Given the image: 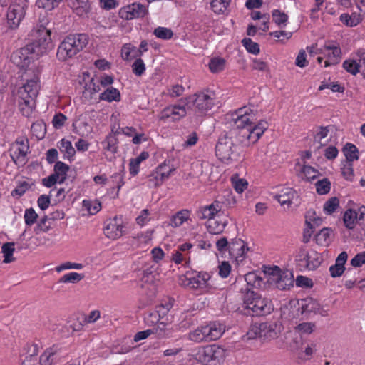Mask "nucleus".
<instances>
[{"label": "nucleus", "mask_w": 365, "mask_h": 365, "mask_svg": "<svg viewBox=\"0 0 365 365\" xmlns=\"http://www.w3.org/2000/svg\"><path fill=\"white\" fill-rule=\"evenodd\" d=\"M214 96L215 94L210 91L195 93L185 98V106L193 110L196 113H205L213 107Z\"/></svg>", "instance_id": "423d86ee"}, {"label": "nucleus", "mask_w": 365, "mask_h": 365, "mask_svg": "<svg viewBox=\"0 0 365 365\" xmlns=\"http://www.w3.org/2000/svg\"><path fill=\"white\" fill-rule=\"evenodd\" d=\"M346 160L353 163L354 160H357L359 158V152L355 145L351 143H346L342 150Z\"/></svg>", "instance_id": "4be33fe9"}, {"label": "nucleus", "mask_w": 365, "mask_h": 365, "mask_svg": "<svg viewBox=\"0 0 365 365\" xmlns=\"http://www.w3.org/2000/svg\"><path fill=\"white\" fill-rule=\"evenodd\" d=\"M210 276L207 272H198L193 277H186L185 285L192 289H199L206 285Z\"/></svg>", "instance_id": "f3484780"}, {"label": "nucleus", "mask_w": 365, "mask_h": 365, "mask_svg": "<svg viewBox=\"0 0 365 365\" xmlns=\"http://www.w3.org/2000/svg\"><path fill=\"white\" fill-rule=\"evenodd\" d=\"M52 29L53 23L49 18L47 16H41L32 31V36L34 37L32 44L13 52L11 58L14 63L20 67L27 66L31 58L29 56L30 52L39 56L51 50L53 48L51 37Z\"/></svg>", "instance_id": "f03ea898"}, {"label": "nucleus", "mask_w": 365, "mask_h": 365, "mask_svg": "<svg viewBox=\"0 0 365 365\" xmlns=\"http://www.w3.org/2000/svg\"><path fill=\"white\" fill-rule=\"evenodd\" d=\"M84 278V275L77 272H70L61 277L58 283H76Z\"/></svg>", "instance_id": "37998d69"}, {"label": "nucleus", "mask_w": 365, "mask_h": 365, "mask_svg": "<svg viewBox=\"0 0 365 365\" xmlns=\"http://www.w3.org/2000/svg\"><path fill=\"white\" fill-rule=\"evenodd\" d=\"M248 250L245 242L240 238H234L230 242V255L236 259L243 257Z\"/></svg>", "instance_id": "4468645a"}, {"label": "nucleus", "mask_w": 365, "mask_h": 365, "mask_svg": "<svg viewBox=\"0 0 365 365\" xmlns=\"http://www.w3.org/2000/svg\"><path fill=\"white\" fill-rule=\"evenodd\" d=\"M339 205V200L336 197L329 198L324 204L323 210L327 215L334 212Z\"/></svg>", "instance_id": "79ce46f5"}, {"label": "nucleus", "mask_w": 365, "mask_h": 365, "mask_svg": "<svg viewBox=\"0 0 365 365\" xmlns=\"http://www.w3.org/2000/svg\"><path fill=\"white\" fill-rule=\"evenodd\" d=\"M14 245V242H6L1 246V252L4 257V263L8 264L16 260V258L13 257L15 250Z\"/></svg>", "instance_id": "cd10ccee"}, {"label": "nucleus", "mask_w": 365, "mask_h": 365, "mask_svg": "<svg viewBox=\"0 0 365 365\" xmlns=\"http://www.w3.org/2000/svg\"><path fill=\"white\" fill-rule=\"evenodd\" d=\"M342 67L348 73L356 76L359 72L361 64L357 63L356 60L348 59L343 62Z\"/></svg>", "instance_id": "ea45409f"}, {"label": "nucleus", "mask_w": 365, "mask_h": 365, "mask_svg": "<svg viewBox=\"0 0 365 365\" xmlns=\"http://www.w3.org/2000/svg\"><path fill=\"white\" fill-rule=\"evenodd\" d=\"M264 274L268 275L267 282L274 285L280 290L289 289L293 286L294 277L289 271L282 272L277 266L266 267Z\"/></svg>", "instance_id": "0eeeda50"}, {"label": "nucleus", "mask_w": 365, "mask_h": 365, "mask_svg": "<svg viewBox=\"0 0 365 365\" xmlns=\"http://www.w3.org/2000/svg\"><path fill=\"white\" fill-rule=\"evenodd\" d=\"M224 355L225 350L214 344L200 347L195 354V359L202 365H215Z\"/></svg>", "instance_id": "6e6552de"}, {"label": "nucleus", "mask_w": 365, "mask_h": 365, "mask_svg": "<svg viewBox=\"0 0 365 365\" xmlns=\"http://www.w3.org/2000/svg\"><path fill=\"white\" fill-rule=\"evenodd\" d=\"M29 150V139L25 137H19L10 146V157L16 164H24Z\"/></svg>", "instance_id": "9d476101"}, {"label": "nucleus", "mask_w": 365, "mask_h": 365, "mask_svg": "<svg viewBox=\"0 0 365 365\" xmlns=\"http://www.w3.org/2000/svg\"><path fill=\"white\" fill-rule=\"evenodd\" d=\"M231 271V266L228 262H222L219 265V274L222 278L228 277Z\"/></svg>", "instance_id": "69168bd1"}, {"label": "nucleus", "mask_w": 365, "mask_h": 365, "mask_svg": "<svg viewBox=\"0 0 365 365\" xmlns=\"http://www.w3.org/2000/svg\"><path fill=\"white\" fill-rule=\"evenodd\" d=\"M83 207L88 210L89 214L95 215L97 213L101 208V205L100 202L95 201L93 202L89 200H83Z\"/></svg>", "instance_id": "49530a36"}, {"label": "nucleus", "mask_w": 365, "mask_h": 365, "mask_svg": "<svg viewBox=\"0 0 365 365\" xmlns=\"http://www.w3.org/2000/svg\"><path fill=\"white\" fill-rule=\"evenodd\" d=\"M316 190L319 195H326L331 189V182L328 178H324L315 183Z\"/></svg>", "instance_id": "a19ab883"}, {"label": "nucleus", "mask_w": 365, "mask_h": 365, "mask_svg": "<svg viewBox=\"0 0 365 365\" xmlns=\"http://www.w3.org/2000/svg\"><path fill=\"white\" fill-rule=\"evenodd\" d=\"M151 331L152 334H155L160 339L164 338L168 335L166 324L164 322H158L157 326L151 329Z\"/></svg>", "instance_id": "864d4df0"}, {"label": "nucleus", "mask_w": 365, "mask_h": 365, "mask_svg": "<svg viewBox=\"0 0 365 365\" xmlns=\"http://www.w3.org/2000/svg\"><path fill=\"white\" fill-rule=\"evenodd\" d=\"M296 284L301 287H312L313 283L312 279L307 277L298 276L296 279Z\"/></svg>", "instance_id": "338daca9"}, {"label": "nucleus", "mask_w": 365, "mask_h": 365, "mask_svg": "<svg viewBox=\"0 0 365 365\" xmlns=\"http://www.w3.org/2000/svg\"><path fill=\"white\" fill-rule=\"evenodd\" d=\"M190 217V211L188 210H182L178 211L171 218L170 225L173 227L182 225Z\"/></svg>", "instance_id": "c85d7f7f"}, {"label": "nucleus", "mask_w": 365, "mask_h": 365, "mask_svg": "<svg viewBox=\"0 0 365 365\" xmlns=\"http://www.w3.org/2000/svg\"><path fill=\"white\" fill-rule=\"evenodd\" d=\"M274 198L281 204V205H287L288 207L294 203V200H297L298 195L296 191L291 187H284L282 189Z\"/></svg>", "instance_id": "2eb2a0df"}, {"label": "nucleus", "mask_w": 365, "mask_h": 365, "mask_svg": "<svg viewBox=\"0 0 365 365\" xmlns=\"http://www.w3.org/2000/svg\"><path fill=\"white\" fill-rule=\"evenodd\" d=\"M257 114L251 108L242 107L231 114L232 128L222 133L215 146L216 156L222 162L230 164L240 159V145L256 143L268 128L264 120L257 121Z\"/></svg>", "instance_id": "f257e3e1"}, {"label": "nucleus", "mask_w": 365, "mask_h": 365, "mask_svg": "<svg viewBox=\"0 0 365 365\" xmlns=\"http://www.w3.org/2000/svg\"><path fill=\"white\" fill-rule=\"evenodd\" d=\"M357 220V212L354 210L349 209L344 214L343 220L344 225L349 230L355 227Z\"/></svg>", "instance_id": "2f4dec72"}, {"label": "nucleus", "mask_w": 365, "mask_h": 365, "mask_svg": "<svg viewBox=\"0 0 365 365\" xmlns=\"http://www.w3.org/2000/svg\"><path fill=\"white\" fill-rule=\"evenodd\" d=\"M29 185L26 182H21L19 185H18L12 192L11 195L12 196H22L26 190L29 189Z\"/></svg>", "instance_id": "0e129e2a"}, {"label": "nucleus", "mask_w": 365, "mask_h": 365, "mask_svg": "<svg viewBox=\"0 0 365 365\" xmlns=\"http://www.w3.org/2000/svg\"><path fill=\"white\" fill-rule=\"evenodd\" d=\"M324 47L325 50L331 51V53L327 54L328 60L324 61V66L328 67L338 64L341 58V50L339 46L334 43H327Z\"/></svg>", "instance_id": "ddd939ff"}, {"label": "nucleus", "mask_w": 365, "mask_h": 365, "mask_svg": "<svg viewBox=\"0 0 365 365\" xmlns=\"http://www.w3.org/2000/svg\"><path fill=\"white\" fill-rule=\"evenodd\" d=\"M132 70L137 76H141L145 71V65L141 58L136 59L133 65Z\"/></svg>", "instance_id": "603ef678"}, {"label": "nucleus", "mask_w": 365, "mask_h": 365, "mask_svg": "<svg viewBox=\"0 0 365 365\" xmlns=\"http://www.w3.org/2000/svg\"><path fill=\"white\" fill-rule=\"evenodd\" d=\"M99 99L101 101H106L107 102H118L120 101V93L117 88L109 87L100 94Z\"/></svg>", "instance_id": "5701e85b"}, {"label": "nucleus", "mask_w": 365, "mask_h": 365, "mask_svg": "<svg viewBox=\"0 0 365 365\" xmlns=\"http://www.w3.org/2000/svg\"><path fill=\"white\" fill-rule=\"evenodd\" d=\"M154 280V277L152 274V272L147 270H144L142 273V277L140 278V287L143 288L145 284L152 283Z\"/></svg>", "instance_id": "e2e57ef3"}, {"label": "nucleus", "mask_w": 365, "mask_h": 365, "mask_svg": "<svg viewBox=\"0 0 365 365\" xmlns=\"http://www.w3.org/2000/svg\"><path fill=\"white\" fill-rule=\"evenodd\" d=\"M39 79L34 76L27 79L26 83L20 88L19 107L24 115H29L36 105V98L39 91Z\"/></svg>", "instance_id": "20e7f679"}, {"label": "nucleus", "mask_w": 365, "mask_h": 365, "mask_svg": "<svg viewBox=\"0 0 365 365\" xmlns=\"http://www.w3.org/2000/svg\"><path fill=\"white\" fill-rule=\"evenodd\" d=\"M68 5L79 16H86L91 11L89 0H67Z\"/></svg>", "instance_id": "6ab92c4d"}, {"label": "nucleus", "mask_w": 365, "mask_h": 365, "mask_svg": "<svg viewBox=\"0 0 365 365\" xmlns=\"http://www.w3.org/2000/svg\"><path fill=\"white\" fill-rule=\"evenodd\" d=\"M197 217L200 220L208 219V220H212L215 217V214L211 210L210 205L204 206L200 207L197 211Z\"/></svg>", "instance_id": "09e8293b"}, {"label": "nucleus", "mask_w": 365, "mask_h": 365, "mask_svg": "<svg viewBox=\"0 0 365 365\" xmlns=\"http://www.w3.org/2000/svg\"><path fill=\"white\" fill-rule=\"evenodd\" d=\"M69 170V166L61 162H56L53 168V174L59 178L58 182L63 183L66 179L67 172Z\"/></svg>", "instance_id": "bb28decb"}, {"label": "nucleus", "mask_w": 365, "mask_h": 365, "mask_svg": "<svg viewBox=\"0 0 365 365\" xmlns=\"http://www.w3.org/2000/svg\"><path fill=\"white\" fill-rule=\"evenodd\" d=\"M316 329L314 322H302L294 327L295 334L304 337L311 334Z\"/></svg>", "instance_id": "393cba45"}, {"label": "nucleus", "mask_w": 365, "mask_h": 365, "mask_svg": "<svg viewBox=\"0 0 365 365\" xmlns=\"http://www.w3.org/2000/svg\"><path fill=\"white\" fill-rule=\"evenodd\" d=\"M219 220H216L214 217L207 222V229L211 234L217 235L222 232L225 226L227 225L228 221L227 218L218 217Z\"/></svg>", "instance_id": "aec40b11"}, {"label": "nucleus", "mask_w": 365, "mask_h": 365, "mask_svg": "<svg viewBox=\"0 0 365 365\" xmlns=\"http://www.w3.org/2000/svg\"><path fill=\"white\" fill-rule=\"evenodd\" d=\"M186 109L185 106H174L173 110V120H178L186 115Z\"/></svg>", "instance_id": "052dcab7"}, {"label": "nucleus", "mask_w": 365, "mask_h": 365, "mask_svg": "<svg viewBox=\"0 0 365 365\" xmlns=\"http://www.w3.org/2000/svg\"><path fill=\"white\" fill-rule=\"evenodd\" d=\"M350 263L354 267H360L365 264V252L356 254Z\"/></svg>", "instance_id": "680f3d73"}, {"label": "nucleus", "mask_w": 365, "mask_h": 365, "mask_svg": "<svg viewBox=\"0 0 365 365\" xmlns=\"http://www.w3.org/2000/svg\"><path fill=\"white\" fill-rule=\"evenodd\" d=\"M242 303L239 307L240 312L245 316L260 317L269 314L273 310L272 304L266 297L250 288H241Z\"/></svg>", "instance_id": "7ed1b4c3"}, {"label": "nucleus", "mask_w": 365, "mask_h": 365, "mask_svg": "<svg viewBox=\"0 0 365 365\" xmlns=\"http://www.w3.org/2000/svg\"><path fill=\"white\" fill-rule=\"evenodd\" d=\"M272 21L279 28H284L287 23L289 16L287 14L279 9H274L272 11Z\"/></svg>", "instance_id": "c756f323"}, {"label": "nucleus", "mask_w": 365, "mask_h": 365, "mask_svg": "<svg viewBox=\"0 0 365 365\" xmlns=\"http://www.w3.org/2000/svg\"><path fill=\"white\" fill-rule=\"evenodd\" d=\"M38 215L33 208H29L25 210L24 220L28 226L33 225L37 220Z\"/></svg>", "instance_id": "8fccbe9b"}, {"label": "nucleus", "mask_w": 365, "mask_h": 365, "mask_svg": "<svg viewBox=\"0 0 365 365\" xmlns=\"http://www.w3.org/2000/svg\"><path fill=\"white\" fill-rule=\"evenodd\" d=\"M296 261L302 269L314 270L320 266L322 258L317 251L307 250L305 247H301L296 255Z\"/></svg>", "instance_id": "1a4fd4ad"}, {"label": "nucleus", "mask_w": 365, "mask_h": 365, "mask_svg": "<svg viewBox=\"0 0 365 365\" xmlns=\"http://www.w3.org/2000/svg\"><path fill=\"white\" fill-rule=\"evenodd\" d=\"M302 172L309 181L315 179L319 173L317 170L309 165H304Z\"/></svg>", "instance_id": "5fc2aeb1"}, {"label": "nucleus", "mask_w": 365, "mask_h": 365, "mask_svg": "<svg viewBox=\"0 0 365 365\" xmlns=\"http://www.w3.org/2000/svg\"><path fill=\"white\" fill-rule=\"evenodd\" d=\"M242 43L247 52L257 55L259 53V46L257 43L254 42L251 38H245L242 41Z\"/></svg>", "instance_id": "c03bdc74"}, {"label": "nucleus", "mask_w": 365, "mask_h": 365, "mask_svg": "<svg viewBox=\"0 0 365 365\" xmlns=\"http://www.w3.org/2000/svg\"><path fill=\"white\" fill-rule=\"evenodd\" d=\"M306 57H307L306 52L304 50L299 51V52L296 58V61H295L296 66H297L300 68L305 67L307 65V61L306 59Z\"/></svg>", "instance_id": "774afa93"}, {"label": "nucleus", "mask_w": 365, "mask_h": 365, "mask_svg": "<svg viewBox=\"0 0 365 365\" xmlns=\"http://www.w3.org/2000/svg\"><path fill=\"white\" fill-rule=\"evenodd\" d=\"M230 0H210L212 11L217 14H223L229 6Z\"/></svg>", "instance_id": "4c0bfd02"}, {"label": "nucleus", "mask_w": 365, "mask_h": 365, "mask_svg": "<svg viewBox=\"0 0 365 365\" xmlns=\"http://www.w3.org/2000/svg\"><path fill=\"white\" fill-rule=\"evenodd\" d=\"M24 15L25 9L23 5L19 4L10 5L6 14L8 26L11 29H16Z\"/></svg>", "instance_id": "f8f14e48"}, {"label": "nucleus", "mask_w": 365, "mask_h": 365, "mask_svg": "<svg viewBox=\"0 0 365 365\" xmlns=\"http://www.w3.org/2000/svg\"><path fill=\"white\" fill-rule=\"evenodd\" d=\"M159 314L155 311L148 312L144 318L145 322L148 326H153L159 322Z\"/></svg>", "instance_id": "6e6d98bb"}, {"label": "nucleus", "mask_w": 365, "mask_h": 365, "mask_svg": "<svg viewBox=\"0 0 365 365\" xmlns=\"http://www.w3.org/2000/svg\"><path fill=\"white\" fill-rule=\"evenodd\" d=\"M63 0H37L36 5L38 8L44 9L47 11H51L58 6Z\"/></svg>", "instance_id": "a18cd8bd"}, {"label": "nucleus", "mask_w": 365, "mask_h": 365, "mask_svg": "<svg viewBox=\"0 0 365 365\" xmlns=\"http://www.w3.org/2000/svg\"><path fill=\"white\" fill-rule=\"evenodd\" d=\"M185 91V88L182 85L175 84L168 89V95L172 98H176L182 96Z\"/></svg>", "instance_id": "4d7b16f0"}, {"label": "nucleus", "mask_w": 365, "mask_h": 365, "mask_svg": "<svg viewBox=\"0 0 365 365\" xmlns=\"http://www.w3.org/2000/svg\"><path fill=\"white\" fill-rule=\"evenodd\" d=\"M320 309L319 304L313 300L312 299H306L303 300V304H302V312H314L317 313Z\"/></svg>", "instance_id": "e433bc0d"}, {"label": "nucleus", "mask_w": 365, "mask_h": 365, "mask_svg": "<svg viewBox=\"0 0 365 365\" xmlns=\"http://www.w3.org/2000/svg\"><path fill=\"white\" fill-rule=\"evenodd\" d=\"M339 19L344 25L349 27L357 26L362 20L361 15L356 13H352L351 15L344 13L340 16Z\"/></svg>", "instance_id": "a878e982"}, {"label": "nucleus", "mask_w": 365, "mask_h": 365, "mask_svg": "<svg viewBox=\"0 0 365 365\" xmlns=\"http://www.w3.org/2000/svg\"><path fill=\"white\" fill-rule=\"evenodd\" d=\"M332 230L328 227L322 229L315 236L316 242L320 245H327L330 241Z\"/></svg>", "instance_id": "473e14b6"}, {"label": "nucleus", "mask_w": 365, "mask_h": 365, "mask_svg": "<svg viewBox=\"0 0 365 365\" xmlns=\"http://www.w3.org/2000/svg\"><path fill=\"white\" fill-rule=\"evenodd\" d=\"M341 174L343 177L349 181H352L354 177L353 163L349 161H343L341 163Z\"/></svg>", "instance_id": "58836bf2"}, {"label": "nucleus", "mask_w": 365, "mask_h": 365, "mask_svg": "<svg viewBox=\"0 0 365 365\" xmlns=\"http://www.w3.org/2000/svg\"><path fill=\"white\" fill-rule=\"evenodd\" d=\"M123 226L117 222L115 217L112 221L109 222L103 229L105 235L111 240H115L122 236L123 233Z\"/></svg>", "instance_id": "a211bd4d"}, {"label": "nucleus", "mask_w": 365, "mask_h": 365, "mask_svg": "<svg viewBox=\"0 0 365 365\" xmlns=\"http://www.w3.org/2000/svg\"><path fill=\"white\" fill-rule=\"evenodd\" d=\"M226 61L222 58L215 57L209 62V68L212 73H219L224 70Z\"/></svg>", "instance_id": "c9c22d12"}, {"label": "nucleus", "mask_w": 365, "mask_h": 365, "mask_svg": "<svg viewBox=\"0 0 365 365\" xmlns=\"http://www.w3.org/2000/svg\"><path fill=\"white\" fill-rule=\"evenodd\" d=\"M206 333L205 326H202L190 332L188 338L195 342L207 341Z\"/></svg>", "instance_id": "72a5a7b5"}, {"label": "nucleus", "mask_w": 365, "mask_h": 365, "mask_svg": "<svg viewBox=\"0 0 365 365\" xmlns=\"http://www.w3.org/2000/svg\"><path fill=\"white\" fill-rule=\"evenodd\" d=\"M88 43V37L85 34L69 35L61 43L57 51V57L64 61L72 58Z\"/></svg>", "instance_id": "39448f33"}, {"label": "nucleus", "mask_w": 365, "mask_h": 365, "mask_svg": "<svg viewBox=\"0 0 365 365\" xmlns=\"http://www.w3.org/2000/svg\"><path fill=\"white\" fill-rule=\"evenodd\" d=\"M66 120L67 117L65 115L58 113L53 116L52 123L56 129H60L63 126Z\"/></svg>", "instance_id": "bf43d9fd"}, {"label": "nucleus", "mask_w": 365, "mask_h": 365, "mask_svg": "<svg viewBox=\"0 0 365 365\" xmlns=\"http://www.w3.org/2000/svg\"><path fill=\"white\" fill-rule=\"evenodd\" d=\"M148 13L145 5L134 2L131 4L122 7L119 11L120 18L125 20H131L144 17Z\"/></svg>", "instance_id": "9b49d317"}, {"label": "nucleus", "mask_w": 365, "mask_h": 365, "mask_svg": "<svg viewBox=\"0 0 365 365\" xmlns=\"http://www.w3.org/2000/svg\"><path fill=\"white\" fill-rule=\"evenodd\" d=\"M245 280L246 285L243 288H252L254 287H259L262 282V278L259 277L255 272H249L245 275Z\"/></svg>", "instance_id": "f704fd0d"}, {"label": "nucleus", "mask_w": 365, "mask_h": 365, "mask_svg": "<svg viewBox=\"0 0 365 365\" xmlns=\"http://www.w3.org/2000/svg\"><path fill=\"white\" fill-rule=\"evenodd\" d=\"M31 130L37 138H42L46 133V126L42 122H36L32 124Z\"/></svg>", "instance_id": "3c124183"}, {"label": "nucleus", "mask_w": 365, "mask_h": 365, "mask_svg": "<svg viewBox=\"0 0 365 365\" xmlns=\"http://www.w3.org/2000/svg\"><path fill=\"white\" fill-rule=\"evenodd\" d=\"M207 341H215L221 337L225 329L220 324L212 323L205 326Z\"/></svg>", "instance_id": "412c9836"}, {"label": "nucleus", "mask_w": 365, "mask_h": 365, "mask_svg": "<svg viewBox=\"0 0 365 365\" xmlns=\"http://www.w3.org/2000/svg\"><path fill=\"white\" fill-rule=\"evenodd\" d=\"M153 34L156 37L163 40L170 39L173 36V32L171 29L161 26L156 28Z\"/></svg>", "instance_id": "de8ad7c7"}, {"label": "nucleus", "mask_w": 365, "mask_h": 365, "mask_svg": "<svg viewBox=\"0 0 365 365\" xmlns=\"http://www.w3.org/2000/svg\"><path fill=\"white\" fill-rule=\"evenodd\" d=\"M83 267V265L81 263H74V262H67L63 263L60 266L57 267L56 268V270L57 272H60L64 269H81Z\"/></svg>", "instance_id": "13d9d810"}, {"label": "nucleus", "mask_w": 365, "mask_h": 365, "mask_svg": "<svg viewBox=\"0 0 365 365\" xmlns=\"http://www.w3.org/2000/svg\"><path fill=\"white\" fill-rule=\"evenodd\" d=\"M112 132L114 133V135H108L105 140L102 142V145L104 150L110 151L114 154L118 152V139L115 136V134L113 130H112Z\"/></svg>", "instance_id": "7c9ffc66"}, {"label": "nucleus", "mask_w": 365, "mask_h": 365, "mask_svg": "<svg viewBox=\"0 0 365 365\" xmlns=\"http://www.w3.org/2000/svg\"><path fill=\"white\" fill-rule=\"evenodd\" d=\"M58 148L60 151L64 154V159H68L70 160L76 153V150L73 147L71 142L66 140L65 138H63L58 143Z\"/></svg>", "instance_id": "b1692460"}, {"label": "nucleus", "mask_w": 365, "mask_h": 365, "mask_svg": "<svg viewBox=\"0 0 365 365\" xmlns=\"http://www.w3.org/2000/svg\"><path fill=\"white\" fill-rule=\"evenodd\" d=\"M165 166L160 165L158 168V170L155 174H151L149 175V179L148 181V186L150 187H156L161 185L163 182L168 179L171 173L173 171V169H169L168 171L163 170Z\"/></svg>", "instance_id": "dca6fc26"}]
</instances>
